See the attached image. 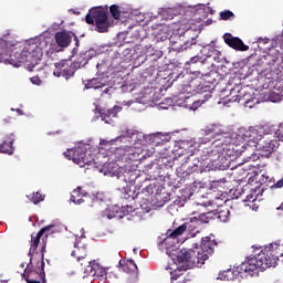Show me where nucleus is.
Here are the masks:
<instances>
[{
    "label": "nucleus",
    "mask_w": 283,
    "mask_h": 283,
    "mask_svg": "<svg viewBox=\"0 0 283 283\" xmlns=\"http://www.w3.org/2000/svg\"><path fill=\"white\" fill-rule=\"evenodd\" d=\"M203 140L212 142V148H203L198 150L197 160L202 165H211L213 169H219L224 171L229 169V158L231 151H235V146L233 145V139L227 133H220L218 126H208L201 130Z\"/></svg>",
    "instance_id": "nucleus-1"
},
{
    "label": "nucleus",
    "mask_w": 283,
    "mask_h": 283,
    "mask_svg": "<svg viewBox=\"0 0 283 283\" xmlns=\"http://www.w3.org/2000/svg\"><path fill=\"white\" fill-rule=\"evenodd\" d=\"M112 156H114V161L105 164L101 170L104 176L111 178H140V170L135 169L132 163H138L143 158H147V155L140 156L136 148L125 146L124 148H116Z\"/></svg>",
    "instance_id": "nucleus-2"
},
{
    "label": "nucleus",
    "mask_w": 283,
    "mask_h": 283,
    "mask_svg": "<svg viewBox=\"0 0 283 283\" xmlns=\"http://www.w3.org/2000/svg\"><path fill=\"white\" fill-rule=\"evenodd\" d=\"M42 56L43 49H41L39 42H29L21 51H12L10 43L0 39V60L9 61L13 67L25 65L32 72V70L39 65V61H41Z\"/></svg>",
    "instance_id": "nucleus-3"
},
{
    "label": "nucleus",
    "mask_w": 283,
    "mask_h": 283,
    "mask_svg": "<svg viewBox=\"0 0 283 283\" xmlns=\"http://www.w3.org/2000/svg\"><path fill=\"white\" fill-rule=\"evenodd\" d=\"M216 247H218L216 239L203 237L200 248L181 249L177 254V262L181 264L178 271H189V269H193L195 266H202L209 260V256L213 255Z\"/></svg>",
    "instance_id": "nucleus-4"
},
{
    "label": "nucleus",
    "mask_w": 283,
    "mask_h": 283,
    "mask_svg": "<svg viewBox=\"0 0 283 283\" xmlns=\"http://www.w3.org/2000/svg\"><path fill=\"white\" fill-rule=\"evenodd\" d=\"M280 255H282V250H280L276 243L266 245L261 250V253L243 262L241 264V271L245 273H255L258 269L266 271V269H271V266H276Z\"/></svg>",
    "instance_id": "nucleus-5"
},
{
    "label": "nucleus",
    "mask_w": 283,
    "mask_h": 283,
    "mask_svg": "<svg viewBox=\"0 0 283 283\" xmlns=\"http://www.w3.org/2000/svg\"><path fill=\"white\" fill-rule=\"evenodd\" d=\"M85 21L88 25H95L96 32H108L109 25V11L103 7H94L88 10L85 17Z\"/></svg>",
    "instance_id": "nucleus-6"
},
{
    "label": "nucleus",
    "mask_w": 283,
    "mask_h": 283,
    "mask_svg": "<svg viewBox=\"0 0 283 283\" xmlns=\"http://www.w3.org/2000/svg\"><path fill=\"white\" fill-rule=\"evenodd\" d=\"M64 156L69 160H73L78 167H85V165H92L94 163L92 150L87 149V146L84 144L67 149V151H64Z\"/></svg>",
    "instance_id": "nucleus-7"
},
{
    "label": "nucleus",
    "mask_w": 283,
    "mask_h": 283,
    "mask_svg": "<svg viewBox=\"0 0 283 283\" xmlns=\"http://www.w3.org/2000/svg\"><path fill=\"white\" fill-rule=\"evenodd\" d=\"M174 180V188L175 189H180V198L181 200H184V202H187V200L191 199V196H193V193H200V191H202V186L200 184V181H192L189 182V179L187 178H181L180 180L176 181V179Z\"/></svg>",
    "instance_id": "nucleus-8"
},
{
    "label": "nucleus",
    "mask_w": 283,
    "mask_h": 283,
    "mask_svg": "<svg viewBox=\"0 0 283 283\" xmlns=\"http://www.w3.org/2000/svg\"><path fill=\"white\" fill-rule=\"evenodd\" d=\"M227 176L230 178H255L258 176L261 178H269V176L264 175V170L260 169V167L252 166L247 168L242 164L228 169Z\"/></svg>",
    "instance_id": "nucleus-9"
},
{
    "label": "nucleus",
    "mask_w": 283,
    "mask_h": 283,
    "mask_svg": "<svg viewBox=\"0 0 283 283\" xmlns=\"http://www.w3.org/2000/svg\"><path fill=\"white\" fill-rule=\"evenodd\" d=\"M144 191L150 196V200L156 207H165L171 200L169 193L160 185L150 184L144 188Z\"/></svg>",
    "instance_id": "nucleus-10"
},
{
    "label": "nucleus",
    "mask_w": 283,
    "mask_h": 283,
    "mask_svg": "<svg viewBox=\"0 0 283 283\" xmlns=\"http://www.w3.org/2000/svg\"><path fill=\"white\" fill-rule=\"evenodd\" d=\"M256 147L259 151H261V156L269 158L280 147V143L275 139V135L273 134H263L260 135V138L256 142Z\"/></svg>",
    "instance_id": "nucleus-11"
},
{
    "label": "nucleus",
    "mask_w": 283,
    "mask_h": 283,
    "mask_svg": "<svg viewBox=\"0 0 283 283\" xmlns=\"http://www.w3.org/2000/svg\"><path fill=\"white\" fill-rule=\"evenodd\" d=\"M76 72V64L70 60H62L59 63H55V69L53 71L54 76H63L66 81L74 76Z\"/></svg>",
    "instance_id": "nucleus-12"
},
{
    "label": "nucleus",
    "mask_w": 283,
    "mask_h": 283,
    "mask_svg": "<svg viewBox=\"0 0 283 283\" xmlns=\"http://www.w3.org/2000/svg\"><path fill=\"white\" fill-rule=\"evenodd\" d=\"M136 209L134 206H111L104 210V217H106L108 220H112V218H125V216H129V213H134Z\"/></svg>",
    "instance_id": "nucleus-13"
},
{
    "label": "nucleus",
    "mask_w": 283,
    "mask_h": 283,
    "mask_svg": "<svg viewBox=\"0 0 283 283\" xmlns=\"http://www.w3.org/2000/svg\"><path fill=\"white\" fill-rule=\"evenodd\" d=\"M184 160L185 163L176 169L177 178H187V176H191V174H202V166H199L198 164H189L191 157H184Z\"/></svg>",
    "instance_id": "nucleus-14"
},
{
    "label": "nucleus",
    "mask_w": 283,
    "mask_h": 283,
    "mask_svg": "<svg viewBox=\"0 0 283 283\" xmlns=\"http://www.w3.org/2000/svg\"><path fill=\"white\" fill-rule=\"evenodd\" d=\"M41 269L39 271L36 270H28L25 269L22 276L28 283H45V272H44V266L45 262L43 261V254L42 259L40 261Z\"/></svg>",
    "instance_id": "nucleus-15"
},
{
    "label": "nucleus",
    "mask_w": 283,
    "mask_h": 283,
    "mask_svg": "<svg viewBox=\"0 0 283 283\" xmlns=\"http://www.w3.org/2000/svg\"><path fill=\"white\" fill-rule=\"evenodd\" d=\"M73 258H77V262H81V266H84V271L86 273H90V275H103L96 271L98 269V265L92 264V261L90 259H86L84 255H81V250L77 249L72 252Z\"/></svg>",
    "instance_id": "nucleus-16"
},
{
    "label": "nucleus",
    "mask_w": 283,
    "mask_h": 283,
    "mask_svg": "<svg viewBox=\"0 0 283 283\" xmlns=\"http://www.w3.org/2000/svg\"><path fill=\"white\" fill-rule=\"evenodd\" d=\"M248 188L250 189L251 193H249L243 202H256L258 196H260V189L262 188V182H258V179L255 178H249L248 179Z\"/></svg>",
    "instance_id": "nucleus-17"
},
{
    "label": "nucleus",
    "mask_w": 283,
    "mask_h": 283,
    "mask_svg": "<svg viewBox=\"0 0 283 283\" xmlns=\"http://www.w3.org/2000/svg\"><path fill=\"white\" fill-rule=\"evenodd\" d=\"M224 43L232 48V50H237L239 52H247L249 50V45L244 44V42L240 38H235L231 35V33H226L223 35Z\"/></svg>",
    "instance_id": "nucleus-18"
},
{
    "label": "nucleus",
    "mask_w": 283,
    "mask_h": 283,
    "mask_svg": "<svg viewBox=\"0 0 283 283\" xmlns=\"http://www.w3.org/2000/svg\"><path fill=\"white\" fill-rule=\"evenodd\" d=\"M185 231H187V228L185 227V223H182L172 232H170L169 235L163 241V244H165L166 249H171V247H176V244H178L179 235H182Z\"/></svg>",
    "instance_id": "nucleus-19"
},
{
    "label": "nucleus",
    "mask_w": 283,
    "mask_h": 283,
    "mask_svg": "<svg viewBox=\"0 0 283 283\" xmlns=\"http://www.w3.org/2000/svg\"><path fill=\"white\" fill-rule=\"evenodd\" d=\"M235 156H242L244 163H255L260 160V155L255 153V148L250 145L242 146L240 153H237Z\"/></svg>",
    "instance_id": "nucleus-20"
},
{
    "label": "nucleus",
    "mask_w": 283,
    "mask_h": 283,
    "mask_svg": "<svg viewBox=\"0 0 283 283\" xmlns=\"http://www.w3.org/2000/svg\"><path fill=\"white\" fill-rule=\"evenodd\" d=\"M197 198L199 199L197 205H200V207H211L216 200H220L219 193L216 195L213 192L202 190L198 193Z\"/></svg>",
    "instance_id": "nucleus-21"
},
{
    "label": "nucleus",
    "mask_w": 283,
    "mask_h": 283,
    "mask_svg": "<svg viewBox=\"0 0 283 283\" xmlns=\"http://www.w3.org/2000/svg\"><path fill=\"white\" fill-rule=\"evenodd\" d=\"M201 191H209L210 193H216L218 191L220 196L223 193V179L212 180V181H200Z\"/></svg>",
    "instance_id": "nucleus-22"
},
{
    "label": "nucleus",
    "mask_w": 283,
    "mask_h": 283,
    "mask_svg": "<svg viewBox=\"0 0 283 283\" xmlns=\"http://www.w3.org/2000/svg\"><path fill=\"white\" fill-rule=\"evenodd\" d=\"M145 140L148 145H155V147H158V145H165V143H169L171 137L167 134L165 135L163 133H155L146 136Z\"/></svg>",
    "instance_id": "nucleus-23"
},
{
    "label": "nucleus",
    "mask_w": 283,
    "mask_h": 283,
    "mask_svg": "<svg viewBox=\"0 0 283 283\" xmlns=\"http://www.w3.org/2000/svg\"><path fill=\"white\" fill-rule=\"evenodd\" d=\"M184 226L186 227V231L190 238H196V235L201 231L200 220H198V217L190 218L184 223Z\"/></svg>",
    "instance_id": "nucleus-24"
},
{
    "label": "nucleus",
    "mask_w": 283,
    "mask_h": 283,
    "mask_svg": "<svg viewBox=\"0 0 283 283\" xmlns=\"http://www.w3.org/2000/svg\"><path fill=\"white\" fill-rule=\"evenodd\" d=\"M72 36H74L73 32L60 31L55 33V43L59 48H67L72 43Z\"/></svg>",
    "instance_id": "nucleus-25"
},
{
    "label": "nucleus",
    "mask_w": 283,
    "mask_h": 283,
    "mask_svg": "<svg viewBox=\"0 0 283 283\" xmlns=\"http://www.w3.org/2000/svg\"><path fill=\"white\" fill-rule=\"evenodd\" d=\"M122 109H123V107L117 106V105H115L111 109L101 108L99 116H101L102 120H104V123H109L112 120V118H116V116L118 115V112H120Z\"/></svg>",
    "instance_id": "nucleus-26"
},
{
    "label": "nucleus",
    "mask_w": 283,
    "mask_h": 283,
    "mask_svg": "<svg viewBox=\"0 0 283 283\" xmlns=\"http://www.w3.org/2000/svg\"><path fill=\"white\" fill-rule=\"evenodd\" d=\"M7 139L0 145V154H8L12 156L14 154V133L7 135Z\"/></svg>",
    "instance_id": "nucleus-27"
},
{
    "label": "nucleus",
    "mask_w": 283,
    "mask_h": 283,
    "mask_svg": "<svg viewBox=\"0 0 283 283\" xmlns=\"http://www.w3.org/2000/svg\"><path fill=\"white\" fill-rule=\"evenodd\" d=\"M214 216V220H219L220 222H227L229 220V216L231 211L228 206H218L216 210H212Z\"/></svg>",
    "instance_id": "nucleus-28"
},
{
    "label": "nucleus",
    "mask_w": 283,
    "mask_h": 283,
    "mask_svg": "<svg viewBox=\"0 0 283 283\" xmlns=\"http://www.w3.org/2000/svg\"><path fill=\"white\" fill-rule=\"evenodd\" d=\"M83 188L77 187L73 190L71 195V202H74V205H83V202H86L88 195L82 191Z\"/></svg>",
    "instance_id": "nucleus-29"
},
{
    "label": "nucleus",
    "mask_w": 283,
    "mask_h": 283,
    "mask_svg": "<svg viewBox=\"0 0 283 283\" xmlns=\"http://www.w3.org/2000/svg\"><path fill=\"white\" fill-rule=\"evenodd\" d=\"M205 55L208 59H213V61H217V63H220L221 61V56H222V52H220L219 50H217L216 46L213 45H208L203 49Z\"/></svg>",
    "instance_id": "nucleus-30"
},
{
    "label": "nucleus",
    "mask_w": 283,
    "mask_h": 283,
    "mask_svg": "<svg viewBox=\"0 0 283 283\" xmlns=\"http://www.w3.org/2000/svg\"><path fill=\"white\" fill-rule=\"evenodd\" d=\"M41 238H43L42 234H40V232H38L35 235L32 234L31 235V244H30V250H29V255H30V263L28 264V266H30V264H32V255H34V252L36 251V249H39V244L41 243Z\"/></svg>",
    "instance_id": "nucleus-31"
},
{
    "label": "nucleus",
    "mask_w": 283,
    "mask_h": 283,
    "mask_svg": "<svg viewBox=\"0 0 283 283\" xmlns=\"http://www.w3.org/2000/svg\"><path fill=\"white\" fill-rule=\"evenodd\" d=\"M243 179H232L227 180L223 178L222 189L223 193H227L228 191H237L238 187H240V182H242Z\"/></svg>",
    "instance_id": "nucleus-32"
},
{
    "label": "nucleus",
    "mask_w": 283,
    "mask_h": 283,
    "mask_svg": "<svg viewBox=\"0 0 283 283\" xmlns=\"http://www.w3.org/2000/svg\"><path fill=\"white\" fill-rule=\"evenodd\" d=\"M85 87L86 90H103L105 87V80L99 77L88 80Z\"/></svg>",
    "instance_id": "nucleus-33"
},
{
    "label": "nucleus",
    "mask_w": 283,
    "mask_h": 283,
    "mask_svg": "<svg viewBox=\"0 0 283 283\" xmlns=\"http://www.w3.org/2000/svg\"><path fill=\"white\" fill-rule=\"evenodd\" d=\"M197 220H199V224H209L210 220H216L213 216V211H208L200 213L199 217H197Z\"/></svg>",
    "instance_id": "nucleus-34"
},
{
    "label": "nucleus",
    "mask_w": 283,
    "mask_h": 283,
    "mask_svg": "<svg viewBox=\"0 0 283 283\" xmlns=\"http://www.w3.org/2000/svg\"><path fill=\"white\" fill-rule=\"evenodd\" d=\"M27 198L32 202L33 205H39V202H43L45 200V195H42L41 192H32L31 195H27Z\"/></svg>",
    "instance_id": "nucleus-35"
},
{
    "label": "nucleus",
    "mask_w": 283,
    "mask_h": 283,
    "mask_svg": "<svg viewBox=\"0 0 283 283\" xmlns=\"http://www.w3.org/2000/svg\"><path fill=\"white\" fill-rule=\"evenodd\" d=\"M87 53L81 54L77 60H75L73 63L76 65V67H85L87 65L90 59H87Z\"/></svg>",
    "instance_id": "nucleus-36"
},
{
    "label": "nucleus",
    "mask_w": 283,
    "mask_h": 283,
    "mask_svg": "<svg viewBox=\"0 0 283 283\" xmlns=\"http://www.w3.org/2000/svg\"><path fill=\"white\" fill-rule=\"evenodd\" d=\"M54 229H56V226L50 224L44 228H42L39 233L40 235H44V238H50L54 233Z\"/></svg>",
    "instance_id": "nucleus-37"
},
{
    "label": "nucleus",
    "mask_w": 283,
    "mask_h": 283,
    "mask_svg": "<svg viewBox=\"0 0 283 283\" xmlns=\"http://www.w3.org/2000/svg\"><path fill=\"white\" fill-rule=\"evenodd\" d=\"M197 46L198 44L196 43V38H192L191 40L184 42L179 50L182 52V50H193V48Z\"/></svg>",
    "instance_id": "nucleus-38"
},
{
    "label": "nucleus",
    "mask_w": 283,
    "mask_h": 283,
    "mask_svg": "<svg viewBox=\"0 0 283 283\" xmlns=\"http://www.w3.org/2000/svg\"><path fill=\"white\" fill-rule=\"evenodd\" d=\"M265 65H269V67L265 69V72H273V67H275V63H277V59L271 56V55H268L265 57Z\"/></svg>",
    "instance_id": "nucleus-39"
},
{
    "label": "nucleus",
    "mask_w": 283,
    "mask_h": 283,
    "mask_svg": "<svg viewBox=\"0 0 283 283\" xmlns=\"http://www.w3.org/2000/svg\"><path fill=\"white\" fill-rule=\"evenodd\" d=\"M221 21H229L230 19H234L235 14L231 10H224L219 13Z\"/></svg>",
    "instance_id": "nucleus-40"
},
{
    "label": "nucleus",
    "mask_w": 283,
    "mask_h": 283,
    "mask_svg": "<svg viewBox=\"0 0 283 283\" xmlns=\"http://www.w3.org/2000/svg\"><path fill=\"white\" fill-rule=\"evenodd\" d=\"M109 12H111L113 19H115L116 21H118L120 19V9H118V6L112 4L109 7Z\"/></svg>",
    "instance_id": "nucleus-41"
},
{
    "label": "nucleus",
    "mask_w": 283,
    "mask_h": 283,
    "mask_svg": "<svg viewBox=\"0 0 283 283\" xmlns=\"http://www.w3.org/2000/svg\"><path fill=\"white\" fill-rule=\"evenodd\" d=\"M124 271H127V269H130V271H138V265L136 264V261L134 259L127 260L126 264L123 265Z\"/></svg>",
    "instance_id": "nucleus-42"
},
{
    "label": "nucleus",
    "mask_w": 283,
    "mask_h": 283,
    "mask_svg": "<svg viewBox=\"0 0 283 283\" xmlns=\"http://www.w3.org/2000/svg\"><path fill=\"white\" fill-rule=\"evenodd\" d=\"M196 63H199L201 66L205 65V60L198 55L192 56L190 61H188L187 65H196Z\"/></svg>",
    "instance_id": "nucleus-43"
},
{
    "label": "nucleus",
    "mask_w": 283,
    "mask_h": 283,
    "mask_svg": "<svg viewBox=\"0 0 283 283\" xmlns=\"http://www.w3.org/2000/svg\"><path fill=\"white\" fill-rule=\"evenodd\" d=\"M218 280H233V270L223 271L222 274L218 277Z\"/></svg>",
    "instance_id": "nucleus-44"
},
{
    "label": "nucleus",
    "mask_w": 283,
    "mask_h": 283,
    "mask_svg": "<svg viewBox=\"0 0 283 283\" xmlns=\"http://www.w3.org/2000/svg\"><path fill=\"white\" fill-rule=\"evenodd\" d=\"M279 138V140H283V125L279 127V129L274 133V138Z\"/></svg>",
    "instance_id": "nucleus-45"
},
{
    "label": "nucleus",
    "mask_w": 283,
    "mask_h": 283,
    "mask_svg": "<svg viewBox=\"0 0 283 283\" xmlns=\"http://www.w3.org/2000/svg\"><path fill=\"white\" fill-rule=\"evenodd\" d=\"M245 207H250L252 211H258V209H260V206L255 203V201H252L251 203H245Z\"/></svg>",
    "instance_id": "nucleus-46"
},
{
    "label": "nucleus",
    "mask_w": 283,
    "mask_h": 283,
    "mask_svg": "<svg viewBox=\"0 0 283 283\" xmlns=\"http://www.w3.org/2000/svg\"><path fill=\"white\" fill-rule=\"evenodd\" d=\"M283 187V179H280L274 185L271 186V189H282Z\"/></svg>",
    "instance_id": "nucleus-47"
},
{
    "label": "nucleus",
    "mask_w": 283,
    "mask_h": 283,
    "mask_svg": "<svg viewBox=\"0 0 283 283\" xmlns=\"http://www.w3.org/2000/svg\"><path fill=\"white\" fill-rule=\"evenodd\" d=\"M242 138L245 143H249V140H251V132L245 130Z\"/></svg>",
    "instance_id": "nucleus-48"
},
{
    "label": "nucleus",
    "mask_w": 283,
    "mask_h": 283,
    "mask_svg": "<svg viewBox=\"0 0 283 283\" xmlns=\"http://www.w3.org/2000/svg\"><path fill=\"white\" fill-rule=\"evenodd\" d=\"M31 83H33V85H39L41 80H39V77H31Z\"/></svg>",
    "instance_id": "nucleus-49"
},
{
    "label": "nucleus",
    "mask_w": 283,
    "mask_h": 283,
    "mask_svg": "<svg viewBox=\"0 0 283 283\" xmlns=\"http://www.w3.org/2000/svg\"><path fill=\"white\" fill-rule=\"evenodd\" d=\"M109 90H112V87H106L103 90L102 94H109Z\"/></svg>",
    "instance_id": "nucleus-50"
},
{
    "label": "nucleus",
    "mask_w": 283,
    "mask_h": 283,
    "mask_svg": "<svg viewBox=\"0 0 283 283\" xmlns=\"http://www.w3.org/2000/svg\"><path fill=\"white\" fill-rule=\"evenodd\" d=\"M99 145H109V142H107L105 139H101Z\"/></svg>",
    "instance_id": "nucleus-51"
},
{
    "label": "nucleus",
    "mask_w": 283,
    "mask_h": 283,
    "mask_svg": "<svg viewBox=\"0 0 283 283\" xmlns=\"http://www.w3.org/2000/svg\"><path fill=\"white\" fill-rule=\"evenodd\" d=\"M74 41H75V45H76V48H78V43H80V42H78V38H77V36H75V38H74Z\"/></svg>",
    "instance_id": "nucleus-52"
},
{
    "label": "nucleus",
    "mask_w": 283,
    "mask_h": 283,
    "mask_svg": "<svg viewBox=\"0 0 283 283\" xmlns=\"http://www.w3.org/2000/svg\"><path fill=\"white\" fill-rule=\"evenodd\" d=\"M17 112L20 116H23V111H21V108H18Z\"/></svg>",
    "instance_id": "nucleus-53"
},
{
    "label": "nucleus",
    "mask_w": 283,
    "mask_h": 283,
    "mask_svg": "<svg viewBox=\"0 0 283 283\" xmlns=\"http://www.w3.org/2000/svg\"><path fill=\"white\" fill-rule=\"evenodd\" d=\"M11 120H12V117L4 118V119H3L4 123H10Z\"/></svg>",
    "instance_id": "nucleus-54"
},
{
    "label": "nucleus",
    "mask_w": 283,
    "mask_h": 283,
    "mask_svg": "<svg viewBox=\"0 0 283 283\" xmlns=\"http://www.w3.org/2000/svg\"><path fill=\"white\" fill-rule=\"evenodd\" d=\"M174 280H178V274H174L172 276H171V281L174 282Z\"/></svg>",
    "instance_id": "nucleus-55"
},
{
    "label": "nucleus",
    "mask_w": 283,
    "mask_h": 283,
    "mask_svg": "<svg viewBox=\"0 0 283 283\" xmlns=\"http://www.w3.org/2000/svg\"><path fill=\"white\" fill-rule=\"evenodd\" d=\"M198 74H201L202 76H205V70H202V69L199 70V71H198Z\"/></svg>",
    "instance_id": "nucleus-56"
},
{
    "label": "nucleus",
    "mask_w": 283,
    "mask_h": 283,
    "mask_svg": "<svg viewBox=\"0 0 283 283\" xmlns=\"http://www.w3.org/2000/svg\"><path fill=\"white\" fill-rule=\"evenodd\" d=\"M279 211H280V209H281V211H283V202L280 205V207L279 208H276Z\"/></svg>",
    "instance_id": "nucleus-57"
},
{
    "label": "nucleus",
    "mask_w": 283,
    "mask_h": 283,
    "mask_svg": "<svg viewBox=\"0 0 283 283\" xmlns=\"http://www.w3.org/2000/svg\"><path fill=\"white\" fill-rule=\"evenodd\" d=\"M136 182V179H132L130 181H129V185L132 186V185H134Z\"/></svg>",
    "instance_id": "nucleus-58"
},
{
    "label": "nucleus",
    "mask_w": 283,
    "mask_h": 283,
    "mask_svg": "<svg viewBox=\"0 0 283 283\" xmlns=\"http://www.w3.org/2000/svg\"><path fill=\"white\" fill-rule=\"evenodd\" d=\"M191 216H198V211H192Z\"/></svg>",
    "instance_id": "nucleus-59"
},
{
    "label": "nucleus",
    "mask_w": 283,
    "mask_h": 283,
    "mask_svg": "<svg viewBox=\"0 0 283 283\" xmlns=\"http://www.w3.org/2000/svg\"><path fill=\"white\" fill-rule=\"evenodd\" d=\"M159 178H167V176H165V175H159Z\"/></svg>",
    "instance_id": "nucleus-60"
},
{
    "label": "nucleus",
    "mask_w": 283,
    "mask_h": 283,
    "mask_svg": "<svg viewBox=\"0 0 283 283\" xmlns=\"http://www.w3.org/2000/svg\"><path fill=\"white\" fill-rule=\"evenodd\" d=\"M43 251H45V243L42 247V253H43Z\"/></svg>",
    "instance_id": "nucleus-61"
},
{
    "label": "nucleus",
    "mask_w": 283,
    "mask_h": 283,
    "mask_svg": "<svg viewBox=\"0 0 283 283\" xmlns=\"http://www.w3.org/2000/svg\"><path fill=\"white\" fill-rule=\"evenodd\" d=\"M177 283H185V280L178 281Z\"/></svg>",
    "instance_id": "nucleus-62"
},
{
    "label": "nucleus",
    "mask_w": 283,
    "mask_h": 283,
    "mask_svg": "<svg viewBox=\"0 0 283 283\" xmlns=\"http://www.w3.org/2000/svg\"><path fill=\"white\" fill-rule=\"evenodd\" d=\"M73 54H76V49H73Z\"/></svg>",
    "instance_id": "nucleus-63"
},
{
    "label": "nucleus",
    "mask_w": 283,
    "mask_h": 283,
    "mask_svg": "<svg viewBox=\"0 0 283 283\" xmlns=\"http://www.w3.org/2000/svg\"><path fill=\"white\" fill-rule=\"evenodd\" d=\"M101 273H105V271H101Z\"/></svg>",
    "instance_id": "nucleus-64"
}]
</instances>
